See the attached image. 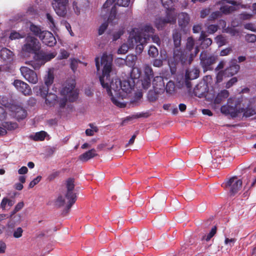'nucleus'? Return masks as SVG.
Returning <instances> with one entry per match:
<instances>
[{
    "label": "nucleus",
    "instance_id": "obj_1",
    "mask_svg": "<svg viewBox=\"0 0 256 256\" xmlns=\"http://www.w3.org/2000/svg\"><path fill=\"white\" fill-rule=\"evenodd\" d=\"M112 57L110 54H104L101 58L103 66L102 75L100 80L103 88H106L112 102L119 107H123L124 104L121 100L126 98L132 92L135 81L132 78L120 80L114 78L115 73L112 70Z\"/></svg>",
    "mask_w": 256,
    "mask_h": 256
},
{
    "label": "nucleus",
    "instance_id": "obj_2",
    "mask_svg": "<svg viewBox=\"0 0 256 256\" xmlns=\"http://www.w3.org/2000/svg\"><path fill=\"white\" fill-rule=\"evenodd\" d=\"M40 42L34 37L28 36L26 38V43L24 44L22 50L28 52H34L33 60L26 62V64L32 66L34 70L39 69L46 62L54 58L56 56V52L46 53L42 50L36 52L38 50Z\"/></svg>",
    "mask_w": 256,
    "mask_h": 256
},
{
    "label": "nucleus",
    "instance_id": "obj_3",
    "mask_svg": "<svg viewBox=\"0 0 256 256\" xmlns=\"http://www.w3.org/2000/svg\"><path fill=\"white\" fill-rule=\"evenodd\" d=\"M220 111L222 114L232 118L242 114L246 117H250L256 114V108L251 104L246 107L242 98H230L228 99L227 104L221 107Z\"/></svg>",
    "mask_w": 256,
    "mask_h": 256
},
{
    "label": "nucleus",
    "instance_id": "obj_4",
    "mask_svg": "<svg viewBox=\"0 0 256 256\" xmlns=\"http://www.w3.org/2000/svg\"><path fill=\"white\" fill-rule=\"evenodd\" d=\"M174 43L175 48L174 50V64L181 62L182 64H190L192 61L194 57L198 52V50L196 46L194 53H191L188 56H186V53L182 52L179 47L180 45L181 38L180 34L178 32L174 34H173Z\"/></svg>",
    "mask_w": 256,
    "mask_h": 256
},
{
    "label": "nucleus",
    "instance_id": "obj_5",
    "mask_svg": "<svg viewBox=\"0 0 256 256\" xmlns=\"http://www.w3.org/2000/svg\"><path fill=\"white\" fill-rule=\"evenodd\" d=\"M138 36H137L134 30L131 32L128 40V44L122 45L118 50V54H124L130 48H133L135 46H136V52L141 53L143 50L144 44L146 42V38H140Z\"/></svg>",
    "mask_w": 256,
    "mask_h": 256
},
{
    "label": "nucleus",
    "instance_id": "obj_6",
    "mask_svg": "<svg viewBox=\"0 0 256 256\" xmlns=\"http://www.w3.org/2000/svg\"><path fill=\"white\" fill-rule=\"evenodd\" d=\"M76 87V82L74 80H68L64 84L60 90V94L64 97L68 98V101L74 102L78 98V93Z\"/></svg>",
    "mask_w": 256,
    "mask_h": 256
},
{
    "label": "nucleus",
    "instance_id": "obj_7",
    "mask_svg": "<svg viewBox=\"0 0 256 256\" xmlns=\"http://www.w3.org/2000/svg\"><path fill=\"white\" fill-rule=\"evenodd\" d=\"M74 183V180L73 178H68L66 181V192L65 194V197L68 200V204L64 210L66 213L69 212L72 206L76 200V194L73 192L75 186Z\"/></svg>",
    "mask_w": 256,
    "mask_h": 256
},
{
    "label": "nucleus",
    "instance_id": "obj_8",
    "mask_svg": "<svg viewBox=\"0 0 256 256\" xmlns=\"http://www.w3.org/2000/svg\"><path fill=\"white\" fill-rule=\"evenodd\" d=\"M176 14L174 10H170L167 12L166 18H156L154 23L158 29L162 28L166 24L174 22L176 20Z\"/></svg>",
    "mask_w": 256,
    "mask_h": 256
},
{
    "label": "nucleus",
    "instance_id": "obj_9",
    "mask_svg": "<svg viewBox=\"0 0 256 256\" xmlns=\"http://www.w3.org/2000/svg\"><path fill=\"white\" fill-rule=\"evenodd\" d=\"M68 0H52V5L56 13L60 16L65 17L67 14Z\"/></svg>",
    "mask_w": 256,
    "mask_h": 256
},
{
    "label": "nucleus",
    "instance_id": "obj_10",
    "mask_svg": "<svg viewBox=\"0 0 256 256\" xmlns=\"http://www.w3.org/2000/svg\"><path fill=\"white\" fill-rule=\"evenodd\" d=\"M218 4L221 5L220 12L224 14H228L239 8L238 4L234 0H222Z\"/></svg>",
    "mask_w": 256,
    "mask_h": 256
},
{
    "label": "nucleus",
    "instance_id": "obj_11",
    "mask_svg": "<svg viewBox=\"0 0 256 256\" xmlns=\"http://www.w3.org/2000/svg\"><path fill=\"white\" fill-rule=\"evenodd\" d=\"M20 72L24 78L30 83L36 84L38 82V77L36 72L26 66H22Z\"/></svg>",
    "mask_w": 256,
    "mask_h": 256
},
{
    "label": "nucleus",
    "instance_id": "obj_12",
    "mask_svg": "<svg viewBox=\"0 0 256 256\" xmlns=\"http://www.w3.org/2000/svg\"><path fill=\"white\" fill-rule=\"evenodd\" d=\"M200 64L204 71L212 70V65L216 62V58L214 56H208L206 54L202 52L200 54Z\"/></svg>",
    "mask_w": 256,
    "mask_h": 256
},
{
    "label": "nucleus",
    "instance_id": "obj_13",
    "mask_svg": "<svg viewBox=\"0 0 256 256\" xmlns=\"http://www.w3.org/2000/svg\"><path fill=\"white\" fill-rule=\"evenodd\" d=\"M242 181L236 177L230 178L226 184V186L228 188L232 194L236 193L241 188Z\"/></svg>",
    "mask_w": 256,
    "mask_h": 256
},
{
    "label": "nucleus",
    "instance_id": "obj_14",
    "mask_svg": "<svg viewBox=\"0 0 256 256\" xmlns=\"http://www.w3.org/2000/svg\"><path fill=\"white\" fill-rule=\"evenodd\" d=\"M13 84L18 91L24 96H30L32 93L31 88L29 85L21 80H14Z\"/></svg>",
    "mask_w": 256,
    "mask_h": 256
},
{
    "label": "nucleus",
    "instance_id": "obj_15",
    "mask_svg": "<svg viewBox=\"0 0 256 256\" xmlns=\"http://www.w3.org/2000/svg\"><path fill=\"white\" fill-rule=\"evenodd\" d=\"M40 39L42 43L48 46H53L56 44V40L53 34L48 30H44Z\"/></svg>",
    "mask_w": 256,
    "mask_h": 256
},
{
    "label": "nucleus",
    "instance_id": "obj_16",
    "mask_svg": "<svg viewBox=\"0 0 256 256\" xmlns=\"http://www.w3.org/2000/svg\"><path fill=\"white\" fill-rule=\"evenodd\" d=\"M136 32L137 36H139V38H146V42L144 44V45L146 43L147 40L149 39L150 37L152 36L154 34V29L150 25H146L144 27L142 30V32H139L138 30L136 29L133 30L132 32L134 31Z\"/></svg>",
    "mask_w": 256,
    "mask_h": 256
},
{
    "label": "nucleus",
    "instance_id": "obj_17",
    "mask_svg": "<svg viewBox=\"0 0 256 256\" xmlns=\"http://www.w3.org/2000/svg\"><path fill=\"white\" fill-rule=\"evenodd\" d=\"M152 87L156 92L163 94L164 92V83L163 77L161 76H155L152 80Z\"/></svg>",
    "mask_w": 256,
    "mask_h": 256
},
{
    "label": "nucleus",
    "instance_id": "obj_18",
    "mask_svg": "<svg viewBox=\"0 0 256 256\" xmlns=\"http://www.w3.org/2000/svg\"><path fill=\"white\" fill-rule=\"evenodd\" d=\"M199 70L196 68H194L190 70H188L186 74L185 84L188 88L190 87V84L188 80H194L198 77Z\"/></svg>",
    "mask_w": 256,
    "mask_h": 256
},
{
    "label": "nucleus",
    "instance_id": "obj_19",
    "mask_svg": "<svg viewBox=\"0 0 256 256\" xmlns=\"http://www.w3.org/2000/svg\"><path fill=\"white\" fill-rule=\"evenodd\" d=\"M198 48V46L196 45L194 40L192 38H188L187 40V42L186 45V49L183 52L186 53V56H188H188L191 53H194L196 48V47ZM199 50V49H198Z\"/></svg>",
    "mask_w": 256,
    "mask_h": 256
},
{
    "label": "nucleus",
    "instance_id": "obj_20",
    "mask_svg": "<svg viewBox=\"0 0 256 256\" xmlns=\"http://www.w3.org/2000/svg\"><path fill=\"white\" fill-rule=\"evenodd\" d=\"M14 112L15 118L18 120L25 118L27 116L26 110L20 106H16Z\"/></svg>",
    "mask_w": 256,
    "mask_h": 256
},
{
    "label": "nucleus",
    "instance_id": "obj_21",
    "mask_svg": "<svg viewBox=\"0 0 256 256\" xmlns=\"http://www.w3.org/2000/svg\"><path fill=\"white\" fill-rule=\"evenodd\" d=\"M0 57L4 60H10L13 57V52L7 48H2L0 50Z\"/></svg>",
    "mask_w": 256,
    "mask_h": 256
},
{
    "label": "nucleus",
    "instance_id": "obj_22",
    "mask_svg": "<svg viewBox=\"0 0 256 256\" xmlns=\"http://www.w3.org/2000/svg\"><path fill=\"white\" fill-rule=\"evenodd\" d=\"M229 96L228 92L226 90H222L219 92L214 102L216 104H220L224 100Z\"/></svg>",
    "mask_w": 256,
    "mask_h": 256
},
{
    "label": "nucleus",
    "instance_id": "obj_23",
    "mask_svg": "<svg viewBox=\"0 0 256 256\" xmlns=\"http://www.w3.org/2000/svg\"><path fill=\"white\" fill-rule=\"evenodd\" d=\"M96 155L94 149H92L79 156V160L84 162L94 158Z\"/></svg>",
    "mask_w": 256,
    "mask_h": 256
},
{
    "label": "nucleus",
    "instance_id": "obj_24",
    "mask_svg": "<svg viewBox=\"0 0 256 256\" xmlns=\"http://www.w3.org/2000/svg\"><path fill=\"white\" fill-rule=\"evenodd\" d=\"M190 20L188 15L184 12H182L178 14V22L179 25L181 26H184L188 24Z\"/></svg>",
    "mask_w": 256,
    "mask_h": 256
},
{
    "label": "nucleus",
    "instance_id": "obj_25",
    "mask_svg": "<svg viewBox=\"0 0 256 256\" xmlns=\"http://www.w3.org/2000/svg\"><path fill=\"white\" fill-rule=\"evenodd\" d=\"M44 98L46 104L52 106L56 102L58 96L50 92L48 93Z\"/></svg>",
    "mask_w": 256,
    "mask_h": 256
},
{
    "label": "nucleus",
    "instance_id": "obj_26",
    "mask_svg": "<svg viewBox=\"0 0 256 256\" xmlns=\"http://www.w3.org/2000/svg\"><path fill=\"white\" fill-rule=\"evenodd\" d=\"M47 133L43 130L36 132L34 134L30 136V138L34 141H42L44 140Z\"/></svg>",
    "mask_w": 256,
    "mask_h": 256
},
{
    "label": "nucleus",
    "instance_id": "obj_27",
    "mask_svg": "<svg viewBox=\"0 0 256 256\" xmlns=\"http://www.w3.org/2000/svg\"><path fill=\"white\" fill-rule=\"evenodd\" d=\"M205 37L204 32H202L200 38V40L202 41L201 44L202 48H207L212 43V40L210 38H206Z\"/></svg>",
    "mask_w": 256,
    "mask_h": 256
},
{
    "label": "nucleus",
    "instance_id": "obj_28",
    "mask_svg": "<svg viewBox=\"0 0 256 256\" xmlns=\"http://www.w3.org/2000/svg\"><path fill=\"white\" fill-rule=\"evenodd\" d=\"M240 69V66L238 64H233L230 68L225 70V74L227 76H232L236 74Z\"/></svg>",
    "mask_w": 256,
    "mask_h": 256
},
{
    "label": "nucleus",
    "instance_id": "obj_29",
    "mask_svg": "<svg viewBox=\"0 0 256 256\" xmlns=\"http://www.w3.org/2000/svg\"><path fill=\"white\" fill-rule=\"evenodd\" d=\"M30 29L34 36L38 37L39 38H40L42 35V33L44 32V30H42L40 26L33 24L30 25Z\"/></svg>",
    "mask_w": 256,
    "mask_h": 256
},
{
    "label": "nucleus",
    "instance_id": "obj_30",
    "mask_svg": "<svg viewBox=\"0 0 256 256\" xmlns=\"http://www.w3.org/2000/svg\"><path fill=\"white\" fill-rule=\"evenodd\" d=\"M15 203V201L14 200H12L8 199V198L5 197L0 202V208L2 210H6V206L8 205L10 207L12 206Z\"/></svg>",
    "mask_w": 256,
    "mask_h": 256
},
{
    "label": "nucleus",
    "instance_id": "obj_31",
    "mask_svg": "<svg viewBox=\"0 0 256 256\" xmlns=\"http://www.w3.org/2000/svg\"><path fill=\"white\" fill-rule=\"evenodd\" d=\"M54 74L50 70H49L48 72V74L44 78V85L50 86L54 82Z\"/></svg>",
    "mask_w": 256,
    "mask_h": 256
},
{
    "label": "nucleus",
    "instance_id": "obj_32",
    "mask_svg": "<svg viewBox=\"0 0 256 256\" xmlns=\"http://www.w3.org/2000/svg\"><path fill=\"white\" fill-rule=\"evenodd\" d=\"M140 70L136 67L133 68L131 72H130V77L128 78H132V80L138 79L140 78Z\"/></svg>",
    "mask_w": 256,
    "mask_h": 256
},
{
    "label": "nucleus",
    "instance_id": "obj_33",
    "mask_svg": "<svg viewBox=\"0 0 256 256\" xmlns=\"http://www.w3.org/2000/svg\"><path fill=\"white\" fill-rule=\"evenodd\" d=\"M49 86L46 85H42L39 87V92L40 96L44 98L48 94Z\"/></svg>",
    "mask_w": 256,
    "mask_h": 256
},
{
    "label": "nucleus",
    "instance_id": "obj_34",
    "mask_svg": "<svg viewBox=\"0 0 256 256\" xmlns=\"http://www.w3.org/2000/svg\"><path fill=\"white\" fill-rule=\"evenodd\" d=\"M150 78L148 77L143 76L141 80L142 86L143 88L146 90L150 88L151 82Z\"/></svg>",
    "mask_w": 256,
    "mask_h": 256
},
{
    "label": "nucleus",
    "instance_id": "obj_35",
    "mask_svg": "<svg viewBox=\"0 0 256 256\" xmlns=\"http://www.w3.org/2000/svg\"><path fill=\"white\" fill-rule=\"evenodd\" d=\"M174 88L175 85L174 82L170 80L166 84L164 90H166L168 94H172L174 92Z\"/></svg>",
    "mask_w": 256,
    "mask_h": 256
},
{
    "label": "nucleus",
    "instance_id": "obj_36",
    "mask_svg": "<svg viewBox=\"0 0 256 256\" xmlns=\"http://www.w3.org/2000/svg\"><path fill=\"white\" fill-rule=\"evenodd\" d=\"M3 126L4 128H6L8 130H14L16 129L18 125L16 122H6L3 124Z\"/></svg>",
    "mask_w": 256,
    "mask_h": 256
},
{
    "label": "nucleus",
    "instance_id": "obj_37",
    "mask_svg": "<svg viewBox=\"0 0 256 256\" xmlns=\"http://www.w3.org/2000/svg\"><path fill=\"white\" fill-rule=\"evenodd\" d=\"M144 76L145 77L151 78L153 76V71L152 68L148 65L146 64L144 68Z\"/></svg>",
    "mask_w": 256,
    "mask_h": 256
},
{
    "label": "nucleus",
    "instance_id": "obj_38",
    "mask_svg": "<svg viewBox=\"0 0 256 256\" xmlns=\"http://www.w3.org/2000/svg\"><path fill=\"white\" fill-rule=\"evenodd\" d=\"M161 94L156 92L154 90V91L150 90L148 92V98L150 101L154 102L156 100L158 97V95Z\"/></svg>",
    "mask_w": 256,
    "mask_h": 256
},
{
    "label": "nucleus",
    "instance_id": "obj_39",
    "mask_svg": "<svg viewBox=\"0 0 256 256\" xmlns=\"http://www.w3.org/2000/svg\"><path fill=\"white\" fill-rule=\"evenodd\" d=\"M137 60V57L134 55H130L126 58V62L128 65L133 66Z\"/></svg>",
    "mask_w": 256,
    "mask_h": 256
},
{
    "label": "nucleus",
    "instance_id": "obj_40",
    "mask_svg": "<svg viewBox=\"0 0 256 256\" xmlns=\"http://www.w3.org/2000/svg\"><path fill=\"white\" fill-rule=\"evenodd\" d=\"M78 62L82 63V62H81L80 60H76L75 58L71 60L70 68H71V69L72 70V71L74 72H75V71L76 70ZM82 64H83V62H82ZM84 64L85 66H86L87 64L86 63H84Z\"/></svg>",
    "mask_w": 256,
    "mask_h": 256
},
{
    "label": "nucleus",
    "instance_id": "obj_41",
    "mask_svg": "<svg viewBox=\"0 0 256 256\" xmlns=\"http://www.w3.org/2000/svg\"><path fill=\"white\" fill-rule=\"evenodd\" d=\"M64 204L65 200L62 196H58L54 202V205L58 208H60L64 206Z\"/></svg>",
    "mask_w": 256,
    "mask_h": 256
},
{
    "label": "nucleus",
    "instance_id": "obj_42",
    "mask_svg": "<svg viewBox=\"0 0 256 256\" xmlns=\"http://www.w3.org/2000/svg\"><path fill=\"white\" fill-rule=\"evenodd\" d=\"M215 41L216 42L218 46H222L226 43V38L222 36H219L216 37L215 38Z\"/></svg>",
    "mask_w": 256,
    "mask_h": 256
},
{
    "label": "nucleus",
    "instance_id": "obj_43",
    "mask_svg": "<svg viewBox=\"0 0 256 256\" xmlns=\"http://www.w3.org/2000/svg\"><path fill=\"white\" fill-rule=\"evenodd\" d=\"M148 52L149 56L152 58L156 56L158 54V49L154 46H150V47Z\"/></svg>",
    "mask_w": 256,
    "mask_h": 256
},
{
    "label": "nucleus",
    "instance_id": "obj_44",
    "mask_svg": "<svg viewBox=\"0 0 256 256\" xmlns=\"http://www.w3.org/2000/svg\"><path fill=\"white\" fill-rule=\"evenodd\" d=\"M216 228L214 226L211 230L210 232L207 236H205L203 237V239L208 241L216 234Z\"/></svg>",
    "mask_w": 256,
    "mask_h": 256
},
{
    "label": "nucleus",
    "instance_id": "obj_45",
    "mask_svg": "<svg viewBox=\"0 0 256 256\" xmlns=\"http://www.w3.org/2000/svg\"><path fill=\"white\" fill-rule=\"evenodd\" d=\"M116 18V10H115V6H114L112 8V12L110 15V16L108 21L110 23H112V24L115 23V22H113Z\"/></svg>",
    "mask_w": 256,
    "mask_h": 256
},
{
    "label": "nucleus",
    "instance_id": "obj_46",
    "mask_svg": "<svg viewBox=\"0 0 256 256\" xmlns=\"http://www.w3.org/2000/svg\"><path fill=\"white\" fill-rule=\"evenodd\" d=\"M24 206V203L23 202H18L15 206L14 210L12 212V215L14 214L17 212L20 211Z\"/></svg>",
    "mask_w": 256,
    "mask_h": 256
},
{
    "label": "nucleus",
    "instance_id": "obj_47",
    "mask_svg": "<svg viewBox=\"0 0 256 256\" xmlns=\"http://www.w3.org/2000/svg\"><path fill=\"white\" fill-rule=\"evenodd\" d=\"M42 179V176H38L36 178H34L31 181L28 185V188H32L38 184Z\"/></svg>",
    "mask_w": 256,
    "mask_h": 256
},
{
    "label": "nucleus",
    "instance_id": "obj_48",
    "mask_svg": "<svg viewBox=\"0 0 256 256\" xmlns=\"http://www.w3.org/2000/svg\"><path fill=\"white\" fill-rule=\"evenodd\" d=\"M23 232V230L22 228L18 227L16 230H14L13 236L15 238H20L22 236Z\"/></svg>",
    "mask_w": 256,
    "mask_h": 256
},
{
    "label": "nucleus",
    "instance_id": "obj_49",
    "mask_svg": "<svg viewBox=\"0 0 256 256\" xmlns=\"http://www.w3.org/2000/svg\"><path fill=\"white\" fill-rule=\"evenodd\" d=\"M236 242V240L234 238H226L224 240V244L227 246L232 247V246H234Z\"/></svg>",
    "mask_w": 256,
    "mask_h": 256
},
{
    "label": "nucleus",
    "instance_id": "obj_50",
    "mask_svg": "<svg viewBox=\"0 0 256 256\" xmlns=\"http://www.w3.org/2000/svg\"><path fill=\"white\" fill-rule=\"evenodd\" d=\"M46 18L48 22V23L50 24V27L55 28L56 27L55 22H54V19L53 18L52 15L49 13H47L46 14Z\"/></svg>",
    "mask_w": 256,
    "mask_h": 256
},
{
    "label": "nucleus",
    "instance_id": "obj_51",
    "mask_svg": "<svg viewBox=\"0 0 256 256\" xmlns=\"http://www.w3.org/2000/svg\"><path fill=\"white\" fill-rule=\"evenodd\" d=\"M246 40L250 42H254L256 41V36L254 34H248L246 36Z\"/></svg>",
    "mask_w": 256,
    "mask_h": 256
},
{
    "label": "nucleus",
    "instance_id": "obj_52",
    "mask_svg": "<svg viewBox=\"0 0 256 256\" xmlns=\"http://www.w3.org/2000/svg\"><path fill=\"white\" fill-rule=\"evenodd\" d=\"M60 174V172L56 171L53 172L48 177V180L49 181H52L54 180L56 178H57Z\"/></svg>",
    "mask_w": 256,
    "mask_h": 256
},
{
    "label": "nucleus",
    "instance_id": "obj_53",
    "mask_svg": "<svg viewBox=\"0 0 256 256\" xmlns=\"http://www.w3.org/2000/svg\"><path fill=\"white\" fill-rule=\"evenodd\" d=\"M226 32L230 33L232 36L238 35L239 33V31L236 28H228L225 30Z\"/></svg>",
    "mask_w": 256,
    "mask_h": 256
},
{
    "label": "nucleus",
    "instance_id": "obj_54",
    "mask_svg": "<svg viewBox=\"0 0 256 256\" xmlns=\"http://www.w3.org/2000/svg\"><path fill=\"white\" fill-rule=\"evenodd\" d=\"M130 2V0H118L116 4L119 6H128Z\"/></svg>",
    "mask_w": 256,
    "mask_h": 256
},
{
    "label": "nucleus",
    "instance_id": "obj_55",
    "mask_svg": "<svg viewBox=\"0 0 256 256\" xmlns=\"http://www.w3.org/2000/svg\"><path fill=\"white\" fill-rule=\"evenodd\" d=\"M72 8L74 10L75 14L77 15L80 14V8L78 7V2L74 1L72 3Z\"/></svg>",
    "mask_w": 256,
    "mask_h": 256
},
{
    "label": "nucleus",
    "instance_id": "obj_56",
    "mask_svg": "<svg viewBox=\"0 0 256 256\" xmlns=\"http://www.w3.org/2000/svg\"><path fill=\"white\" fill-rule=\"evenodd\" d=\"M162 0V5L164 6L168 10H168L169 8H170V4H172V2L173 0Z\"/></svg>",
    "mask_w": 256,
    "mask_h": 256
},
{
    "label": "nucleus",
    "instance_id": "obj_57",
    "mask_svg": "<svg viewBox=\"0 0 256 256\" xmlns=\"http://www.w3.org/2000/svg\"><path fill=\"white\" fill-rule=\"evenodd\" d=\"M218 30V26L214 24H211L208 28V32L209 34H213Z\"/></svg>",
    "mask_w": 256,
    "mask_h": 256
},
{
    "label": "nucleus",
    "instance_id": "obj_58",
    "mask_svg": "<svg viewBox=\"0 0 256 256\" xmlns=\"http://www.w3.org/2000/svg\"><path fill=\"white\" fill-rule=\"evenodd\" d=\"M90 126L92 128L93 130L89 128L86 130V136H91L94 135V132H96V127H92V124H90Z\"/></svg>",
    "mask_w": 256,
    "mask_h": 256
},
{
    "label": "nucleus",
    "instance_id": "obj_59",
    "mask_svg": "<svg viewBox=\"0 0 256 256\" xmlns=\"http://www.w3.org/2000/svg\"><path fill=\"white\" fill-rule=\"evenodd\" d=\"M10 38L12 40L18 39L21 38L20 34L16 32H11L10 36Z\"/></svg>",
    "mask_w": 256,
    "mask_h": 256
},
{
    "label": "nucleus",
    "instance_id": "obj_60",
    "mask_svg": "<svg viewBox=\"0 0 256 256\" xmlns=\"http://www.w3.org/2000/svg\"><path fill=\"white\" fill-rule=\"evenodd\" d=\"M115 0H107L103 5V10H105L108 8L110 6L112 5Z\"/></svg>",
    "mask_w": 256,
    "mask_h": 256
},
{
    "label": "nucleus",
    "instance_id": "obj_61",
    "mask_svg": "<svg viewBox=\"0 0 256 256\" xmlns=\"http://www.w3.org/2000/svg\"><path fill=\"white\" fill-rule=\"evenodd\" d=\"M245 28L252 32H256V28L252 24H246L244 25Z\"/></svg>",
    "mask_w": 256,
    "mask_h": 256
},
{
    "label": "nucleus",
    "instance_id": "obj_62",
    "mask_svg": "<svg viewBox=\"0 0 256 256\" xmlns=\"http://www.w3.org/2000/svg\"><path fill=\"white\" fill-rule=\"evenodd\" d=\"M237 82V78H231L226 84V88H228L231 87L234 84Z\"/></svg>",
    "mask_w": 256,
    "mask_h": 256
},
{
    "label": "nucleus",
    "instance_id": "obj_63",
    "mask_svg": "<svg viewBox=\"0 0 256 256\" xmlns=\"http://www.w3.org/2000/svg\"><path fill=\"white\" fill-rule=\"evenodd\" d=\"M108 26V24L106 22L102 24L98 30V33L100 35L102 34Z\"/></svg>",
    "mask_w": 256,
    "mask_h": 256
},
{
    "label": "nucleus",
    "instance_id": "obj_64",
    "mask_svg": "<svg viewBox=\"0 0 256 256\" xmlns=\"http://www.w3.org/2000/svg\"><path fill=\"white\" fill-rule=\"evenodd\" d=\"M162 65V60L160 59H156L153 62V66L156 67H160Z\"/></svg>",
    "mask_w": 256,
    "mask_h": 256
}]
</instances>
